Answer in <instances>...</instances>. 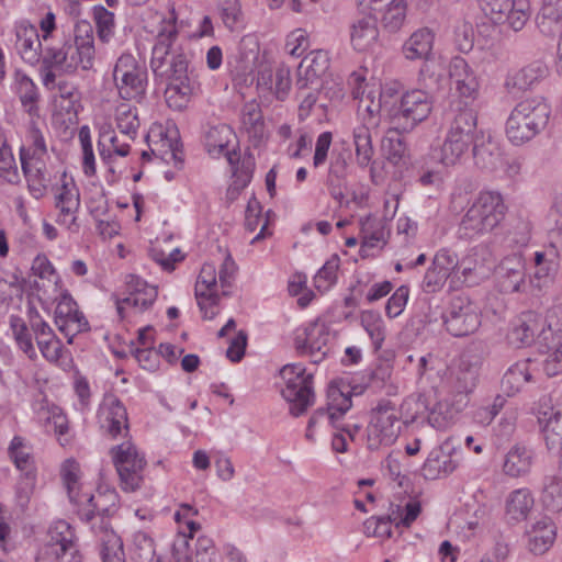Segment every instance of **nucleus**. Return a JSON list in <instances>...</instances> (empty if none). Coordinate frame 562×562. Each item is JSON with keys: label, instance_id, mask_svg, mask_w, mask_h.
<instances>
[{"label": "nucleus", "instance_id": "1a4fd4ad", "mask_svg": "<svg viewBox=\"0 0 562 562\" xmlns=\"http://www.w3.org/2000/svg\"><path fill=\"white\" fill-rule=\"evenodd\" d=\"M113 80L124 100L140 99L146 91L147 72L132 54H122L113 69Z\"/></svg>", "mask_w": 562, "mask_h": 562}, {"label": "nucleus", "instance_id": "4d7b16f0", "mask_svg": "<svg viewBox=\"0 0 562 562\" xmlns=\"http://www.w3.org/2000/svg\"><path fill=\"white\" fill-rule=\"evenodd\" d=\"M216 285V267L213 263H204L195 284L196 299L205 296L206 293L214 292L213 290Z\"/></svg>", "mask_w": 562, "mask_h": 562}, {"label": "nucleus", "instance_id": "4be33fe9", "mask_svg": "<svg viewBox=\"0 0 562 562\" xmlns=\"http://www.w3.org/2000/svg\"><path fill=\"white\" fill-rule=\"evenodd\" d=\"M496 276L501 292H520L526 277L521 257L514 255L504 258L496 270Z\"/></svg>", "mask_w": 562, "mask_h": 562}, {"label": "nucleus", "instance_id": "f257e3e1", "mask_svg": "<svg viewBox=\"0 0 562 562\" xmlns=\"http://www.w3.org/2000/svg\"><path fill=\"white\" fill-rule=\"evenodd\" d=\"M189 56L179 42L176 24L167 22L156 36L150 68L157 78L167 82L166 102L177 111L184 110L200 91L199 74L189 67Z\"/></svg>", "mask_w": 562, "mask_h": 562}, {"label": "nucleus", "instance_id": "a211bd4d", "mask_svg": "<svg viewBox=\"0 0 562 562\" xmlns=\"http://www.w3.org/2000/svg\"><path fill=\"white\" fill-rule=\"evenodd\" d=\"M474 142V137L447 131L442 145L432 150L431 157L443 167L454 166L468 155Z\"/></svg>", "mask_w": 562, "mask_h": 562}, {"label": "nucleus", "instance_id": "f704fd0d", "mask_svg": "<svg viewBox=\"0 0 562 562\" xmlns=\"http://www.w3.org/2000/svg\"><path fill=\"white\" fill-rule=\"evenodd\" d=\"M13 90L26 112L32 114L37 110L40 93L37 86L24 71L16 69L13 74Z\"/></svg>", "mask_w": 562, "mask_h": 562}, {"label": "nucleus", "instance_id": "72a5a7b5", "mask_svg": "<svg viewBox=\"0 0 562 562\" xmlns=\"http://www.w3.org/2000/svg\"><path fill=\"white\" fill-rule=\"evenodd\" d=\"M450 78L453 80L456 89L461 97H475L479 89V81L463 58L453 59L450 66Z\"/></svg>", "mask_w": 562, "mask_h": 562}, {"label": "nucleus", "instance_id": "a878e982", "mask_svg": "<svg viewBox=\"0 0 562 562\" xmlns=\"http://www.w3.org/2000/svg\"><path fill=\"white\" fill-rule=\"evenodd\" d=\"M243 130L254 146H259L267 136L260 104L255 100L244 104L240 114Z\"/></svg>", "mask_w": 562, "mask_h": 562}, {"label": "nucleus", "instance_id": "3c124183", "mask_svg": "<svg viewBox=\"0 0 562 562\" xmlns=\"http://www.w3.org/2000/svg\"><path fill=\"white\" fill-rule=\"evenodd\" d=\"M93 19L97 26L98 37L101 42L108 43L114 34V13L102 5L93 8Z\"/></svg>", "mask_w": 562, "mask_h": 562}, {"label": "nucleus", "instance_id": "dca6fc26", "mask_svg": "<svg viewBox=\"0 0 562 562\" xmlns=\"http://www.w3.org/2000/svg\"><path fill=\"white\" fill-rule=\"evenodd\" d=\"M15 49L24 63L31 66L40 63L44 48L36 26L26 21L15 25Z\"/></svg>", "mask_w": 562, "mask_h": 562}, {"label": "nucleus", "instance_id": "49530a36", "mask_svg": "<svg viewBox=\"0 0 562 562\" xmlns=\"http://www.w3.org/2000/svg\"><path fill=\"white\" fill-rule=\"evenodd\" d=\"M352 405L350 395L337 387H330L328 391V424L336 427L335 422L350 409Z\"/></svg>", "mask_w": 562, "mask_h": 562}, {"label": "nucleus", "instance_id": "ea45409f", "mask_svg": "<svg viewBox=\"0 0 562 562\" xmlns=\"http://www.w3.org/2000/svg\"><path fill=\"white\" fill-rule=\"evenodd\" d=\"M9 454L21 474H36L34 457L21 437H13L9 447Z\"/></svg>", "mask_w": 562, "mask_h": 562}, {"label": "nucleus", "instance_id": "2f4dec72", "mask_svg": "<svg viewBox=\"0 0 562 562\" xmlns=\"http://www.w3.org/2000/svg\"><path fill=\"white\" fill-rule=\"evenodd\" d=\"M472 156L479 168L493 170L501 161V148L491 135L479 133L472 146Z\"/></svg>", "mask_w": 562, "mask_h": 562}, {"label": "nucleus", "instance_id": "2eb2a0df", "mask_svg": "<svg viewBox=\"0 0 562 562\" xmlns=\"http://www.w3.org/2000/svg\"><path fill=\"white\" fill-rule=\"evenodd\" d=\"M128 295L116 301V310L121 318L124 317L123 311L125 306L138 310L139 312L149 308L157 299L158 291L154 285L148 284L145 280L137 276H128L126 281Z\"/></svg>", "mask_w": 562, "mask_h": 562}, {"label": "nucleus", "instance_id": "603ef678", "mask_svg": "<svg viewBox=\"0 0 562 562\" xmlns=\"http://www.w3.org/2000/svg\"><path fill=\"white\" fill-rule=\"evenodd\" d=\"M61 476L68 492V497L74 504L82 503V494L78 485V465L74 461H66L61 469Z\"/></svg>", "mask_w": 562, "mask_h": 562}, {"label": "nucleus", "instance_id": "5fc2aeb1", "mask_svg": "<svg viewBox=\"0 0 562 562\" xmlns=\"http://www.w3.org/2000/svg\"><path fill=\"white\" fill-rule=\"evenodd\" d=\"M405 15L406 4L404 0H392L382 15V22L390 31H396L402 26Z\"/></svg>", "mask_w": 562, "mask_h": 562}, {"label": "nucleus", "instance_id": "8fccbe9b", "mask_svg": "<svg viewBox=\"0 0 562 562\" xmlns=\"http://www.w3.org/2000/svg\"><path fill=\"white\" fill-rule=\"evenodd\" d=\"M561 19L562 12L560 10L542 4L536 18L537 27L544 36L553 37L560 31Z\"/></svg>", "mask_w": 562, "mask_h": 562}, {"label": "nucleus", "instance_id": "aec40b11", "mask_svg": "<svg viewBox=\"0 0 562 562\" xmlns=\"http://www.w3.org/2000/svg\"><path fill=\"white\" fill-rule=\"evenodd\" d=\"M548 67L540 60H535L506 76L504 87L510 94L529 90L548 76Z\"/></svg>", "mask_w": 562, "mask_h": 562}, {"label": "nucleus", "instance_id": "bf43d9fd", "mask_svg": "<svg viewBox=\"0 0 562 562\" xmlns=\"http://www.w3.org/2000/svg\"><path fill=\"white\" fill-rule=\"evenodd\" d=\"M516 0H485L484 12L495 24L506 22Z\"/></svg>", "mask_w": 562, "mask_h": 562}, {"label": "nucleus", "instance_id": "c85d7f7f", "mask_svg": "<svg viewBox=\"0 0 562 562\" xmlns=\"http://www.w3.org/2000/svg\"><path fill=\"white\" fill-rule=\"evenodd\" d=\"M55 323L60 331H65L66 326L70 324L76 325L77 333L88 327V322L83 314L79 312L76 301L68 292L60 295L55 310Z\"/></svg>", "mask_w": 562, "mask_h": 562}, {"label": "nucleus", "instance_id": "e2e57ef3", "mask_svg": "<svg viewBox=\"0 0 562 562\" xmlns=\"http://www.w3.org/2000/svg\"><path fill=\"white\" fill-rule=\"evenodd\" d=\"M383 147L386 151V158L393 165L406 164L408 159V149L404 140L400 137H387Z\"/></svg>", "mask_w": 562, "mask_h": 562}, {"label": "nucleus", "instance_id": "7ed1b4c3", "mask_svg": "<svg viewBox=\"0 0 562 562\" xmlns=\"http://www.w3.org/2000/svg\"><path fill=\"white\" fill-rule=\"evenodd\" d=\"M422 88L406 91L390 123L391 128L397 133H409L419 123L424 122L432 111L434 95L442 88L445 77L424 64L418 77Z\"/></svg>", "mask_w": 562, "mask_h": 562}, {"label": "nucleus", "instance_id": "7c9ffc66", "mask_svg": "<svg viewBox=\"0 0 562 562\" xmlns=\"http://www.w3.org/2000/svg\"><path fill=\"white\" fill-rule=\"evenodd\" d=\"M535 499L528 488H518L508 494L505 501V518L509 524H517L528 518Z\"/></svg>", "mask_w": 562, "mask_h": 562}, {"label": "nucleus", "instance_id": "cd10ccee", "mask_svg": "<svg viewBox=\"0 0 562 562\" xmlns=\"http://www.w3.org/2000/svg\"><path fill=\"white\" fill-rule=\"evenodd\" d=\"M435 35L428 27H422L415 31L403 44L402 52L407 60H427L429 59Z\"/></svg>", "mask_w": 562, "mask_h": 562}, {"label": "nucleus", "instance_id": "5701e85b", "mask_svg": "<svg viewBox=\"0 0 562 562\" xmlns=\"http://www.w3.org/2000/svg\"><path fill=\"white\" fill-rule=\"evenodd\" d=\"M350 43L358 52L369 50L379 38L376 18L372 14L355 18L349 25Z\"/></svg>", "mask_w": 562, "mask_h": 562}, {"label": "nucleus", "instance_id": "338daca9", "mask_svg": "<svg viewBox=\"0 0 562 562\" xmlns=\"http://www.w3.org/2000/svg\"><path fill=\"white\" fill-rule=\"evenodd\" d=\"M432 265L448 276L450 278V283H452L456 267L458 265V256L454 252L448 249L439 250L434 257Z\"/></svg>", "mask_w": 562, "mask_h": 562}, {"label": "nucleus", "instance_id": "864d4df0", "mask_svg": "<svg viewBox=\"0 0 562 562\" xmlns=\"http://www.w3.org/2000/svg\"><path fill=\"white\" fill-rule=\"evenodd\" d=\"M116 126L119 131L128 136L131 139L137 134L139 127V120L136 109L122 106L117 111Z\"/></svg>", "mask_w": 562, "mask_h": 562}, {"label": "nucleus", "instance_id": "a18cd8bd", "mask_svg": "<svg viewBox=\"0 0 562 562\" xmlns=\"http://www.w3.org/2000/svg\"><path fill=\"white\" fill-rule=\"evenodd\" d=\"M361 325L369 335L374 349L379 350L385 339V327L381 315L374 311H364L361 314Z\"/></svg>", "mask_w": 562, "mask_h": 562}, {"label": "nucleus", "instance_id": "f8f14e48", "mask_svg": "<svg viewBox=\"0 0 562 562\" xmlns=\"http://www.w3.org/2000/svg\"><path fill=\"white\" fill-rule=\"evenodd\" d=\"M330 333L324 323L313 322L297 333L294 346L299 353L310 356L313 363H319L328 355Z\"/></svg>", "mask_w": 562, "mask_h": 562}, {"label": "nucleus", "instance_id": "39448f33", "mask_svg": "<svg viewBox=\"0 0 562 562\" xmlns=\"http://www.w3.org/2000/svg\"><path fill=\"white\" fill-rule=\"evenodd\" d=\"M507 211L504 199L496 191H482L463 215L460 231L470 238L496 228Z\"/></svg>", "mask_w": 562, "mask_h": 562}, {"label": "nucleus", "instance_id": "e433bc0d", "mask_svg": "<svg viewBox=\"0 0 562 562\" xmlns=\"http://www.w3.org/2000/svg\"><path fill=\"white\" fill-rule=\"evenodd\" d=\"M30 158L31 156L29 154V150L22 147L20 149V159L23 173L27 180L29 189L32 195L36 199H40L44 195L49 180L46 178V175L42 167L33 168L31 166V164L29 162Z\"/></svg>", "mask_w": 562, "mask_h": 562}, {"label": "nucleus", "instance_id": "ddd939ff", "mask_svg": "<svg viewBox=\"0 0 562 562\" xmlns=\"http://www.w3.org/2000/svg\"><path fill=\"white\" fill-rule=\"evenodd\" d=\"M291 71L284 64L272 66L260 63L257 69V88L267 91L279 101H284L291 89Z\"/></svg>", "mask_w": 562, "mask_h": 562}, {"label": "nucleus", "instance_id": "412c9836", "mask_svg": "<svg viewBox=\"0 0 562 562\" xmlns=\"http://www.w3.org/2000/svg\"><path fill=\"white\" fill-rule=\"evenodd\" d=\"M509 339L517 347L530 346L536 339L547 341V331L543 330L542 317L533 312H527L519 318L512 329Z\"/></svg>", "mask_w": 562, "mask_h": 562}, {"label": "nucleus", "instance_id": "9d476101", "mask_svg": "<svg viewBox=\"0 0 562 562\" xmlns=\"http://www.w3.org/2000/svg\"><path fill=\"white\" fill-rule=\"evenodd\" d=\"M113 463L120 477L121 487L126 492L138 490L143 483L146 460L130 441L111 449Z\"/></svg>", "mask_w": 562, "mask_h": 562}, {"label": "nucleus", "instance_id": "c9c22d12", "mask_svg": "<svg viewBox=\"0 0 562 562\" xmlns=\"http://www.w3.org/2000/svg\"><path fill=\"white\" fill-rule=\"evenodd\" d=\"M529 363V360L518 361L505 372L502 379V390L508 396L520 392L524 385L531 380Z\"/></svg>", "mask_w": 562, "mask_h": 562}, {"label": "nucleus", "instance_id": "58836bf2", "mask_svg": "<svg viewBox=\"0 0 562 562\" xmlns=\"http://www.w3.org/2000/svg\"><path fill=\"white\" fill-rule=\"evenodd\" d=\"M378 226H380V222L371 216L361 220V231L364 234L360 248V256L362 258L372 256L371 250L373 248H382L385 244L383 232L376 229Z\"/></svg>", "mask_w": 562, "mask_h": 562}, {"label": "nucleus", "instance_id": "20e7f679", "mask_svg": "<svg viewBox=\"0 0 562 562\" xmlns=\"http://www.w3.org/2000/svg\"><path fill=\"white\" fill-rule=\"evenodd\" d=\"M551 116V105L544 98H528L515 105L505 126L507 139L514 146H522L548 126Z\"/></svg>", "mask_w": 562, "mask_h": 562}, {"label": "nucleus", "instance_id": "b1692460", "mask_svg": "<svg viewBox=\"0 0 562 562\" xmlns=\"http://www.w3.org/2000/svg\"><path fill=\"white\" fill-rule=\"evenodd\" d=\"M448 130L463 136L476 138L483 130L477 128V113L467 102L459 101L450 111Z\"/></svg>", "mask_w": 562, "mask_h": 562}, {"label": "nucleus", "instance_id": "0eeeda50", "mask_svg": "<svg viewBox=\"0 0 562 562\" xmlns=\"http://www.w3.org/2000/svg\"><path fill=\"white\" fill-rule=\"evenodd\" d=\"M401 434V420L395 405L390 400H381L372 408L367 427V446L370 450L393 445Z\"/></svg>", "mask_w": 562, "mask_h": 562}, {"label": "nucleus", "instance_id": "393cba45", "mask_svg": "<svg viewBox=\"0 0 562 562\" xmlns=\"http://www.w3.org/2000/svg\"><path fill=\"white\" fill-rule=\"evenodd\" d=\"M92 532L100 543V555L103 562H125L121 538L103 519L98 528L94 522L92 524Z\"/></svg>", "mask_w": 562, "mask_h": 562}, {"label": "nucleus", "instance_id": "c03bdc74", "mask_svg": "<svg viewBox=\"0 0 562 562\" xmlns=\"http://www.w3.org/2000/svg\"><path fill=\"white\" fill-rule=\"evenodd\" d=\"M541 501L548 510L560 512L562 509V477L560 475L544 477Z\"/></svg>", "mask_w": 562, "mask_h": 562}, {"label": "nucleus", "instance_id": "4c0bfd02", "mask_svg": "<svg viewBox=\"0 0 562 562\" xmlns=\"http://www.w3.org/2000/svg\"><path fill=\"white\" fill-rule=\"evenodd\" d=\"M352 136L357 161L360 167H367L374 155L370 127L367 124H360L353 128Z\"/></svg>", "mask_w": 562, "mask_h": 562}, {"label": "nucleus", "instance_id": "6e6d98bb", "mask_svg": "<svg viewBox=\"0 0 562 562\" xmlns=\"http://www.w3.org/2000/svg\"><path fill=\"white\" fill-rule=\"evenodd\" d=\"M56 207L60 210V217L72 215L79 207V194L75 193L67 183L61 186L60 192L56 195Z\"/></svg>", "mask_w": 562, "mask_h": 562}, {"label": "nucleus", "instance_id": "79ce46f5", "mask_svg": "<svg viewBox=\"0 0 562 562\" xmlns=\"http://www.w3.org/2000/svg\"><path fill=\"white\" fill-rule=\"evenodd\" d=\"M402 87L398 82H386L381 87L379 94V110L382 111L389 123L393 119V114L396 112L401 102Z\"/></svg>", "mask_w": 562, "mask_h": 562}, {"label": "nucleus", "instance_id": "6e6552de", "mask_svg": "<svg viewBox=\"0 0 562 562\" xmlns=\"http://www.w3.org/2000/svg\"><path fill=\"white\" fill-rule=\"evenodd\" d=\"M75 532L65 520H58L48 529V540L41 549L36 562H82Z\"/></svg>", "mask_w": 562, "mask_h": 562}, {"label": "nucleus", "instance_id": "13d9d810", "mask_svg": "<svg viewBox=\"0 0 562 562\" xmlns=\"http://www.w3.org/2000/svg\"><path fill=\"white\" fill-rule=\"evenodd\" d=\"M0 177L12 184L20 180L12 150L5 144L0 147Z\"/></svg>", "mask_w": 562, "mask_h": 562}, {"label": "nucleus", "instance_id": "69168bd1", "mask_svg": "<svg viewBox=\"0 0 562 562\" xmlns=\"http://www.w3.org/2000/svg\"><path fill=\"white\" fill-rule=\"evenodd\" d=\"M409 295L407 285H401L393 295L387 300L385 313L390 318L397 317L404 310Z\"/></svg>", "mask_w": 562, "mask_h": 562}, {"label": "nucleus", "instance_id": "423d86ee", "mask_svg": "<svg viewBox=\"0 0 562 562\" xmlns=\"http://www.w3.org/2000/svg\"><path fill=\"white\" fill-rule=\"evenodd\" d=\"M285 382L281 394L290 404V414L294 417L303 415L315 402L313 374L306 373L301 363L285 364L280 370Z\"/></svg>", "mask_w": 562, "mask_h": 562}, {"label": "nucleus", "instance_id": "f03ea898", "mask_svg": "<svg viewBox=\"0 0 562 562\" xmlns=\"http://www.w3.org/2000/svg\"><path fill=\"white\" fill-rule=\"evenodd\" d=\"M94 55V36L91 24L78 23L74 36H65L63 41L44 47L40 60L44 87L48 90L55 89L57 74L71 75L78 68L91 69Z\"/></svg>", "mask_w": 562, "mask_h": 562}, {"label": "nucleus", "instance_id": "37998d69", "mask_svg": "<svg viewBox=\"0 0 562 562\" xmlns=\"http://www.w3.org/2000/svg\"><path fill=\"white\" fill-rule=\"evenodd\" d=\"M9 324L19 348L27 356L29 359H36L37 353L33 346L32 334L24 319L18 315H11Z\"/></svg>", "mask_w": 562, "mask_h": 562}, {"label": "nucleus", "instance_id": "bb28decb", "mask_svg": "<svg viewBox=\"0 0 562 562\" xmlns=\"http://www.w3.org/2000/svg\"><path fill=\"white\" fill-rule=\"evenodd\" d=\"M533 459L535 453L530 448L517 443L505 454L503 471L510 477H524L529 474Z\"/></svg>", "mask_w": 562, "mask_h": 562}, {"label": "nucleus", "instance_id": "774afa93", "mask_svg": "<svg viewBox=\"0 0 562 562\" xmlns=\"http://www.w3.org/2000/svg\"><path fill=\"white\" fill-rule=\"evenodd\" d=\"M172 558L175 562H192L190 539L184 531H179L173 539Z\"/></svg>", "mask_w": 562, "mask_h": 562}, {"label": "nucleus", "instance_id": "6ab92c4d", "mask_svg": "<svg viewBox=\"0 0 562 562\" xmlns=\"http://www.w3.org/2000/svg\"><path fill=\"white\" fill-rule=\"evenodd\" d=\"M101 428L112 438H116L124 430L128 431L127 412L122 402L114 395H106L99 409Z\"/></svg>", "mask_w": 562, "mask_h": 562}, {"label": "nucleus", "instance_id": "de8ad7c7", "mask_svg": "<svg viewBox=\"0 0 562 562\" xmlns=\"http://www.w3.org/2000/svg\"><path fill=\"white\" fill-rule=\"evenodd\" d=\"M329 67V58L324 50H314L306 55L299 65V72L310 75L319 80Z\"/></svg>", "mask_w": 562, "mask_h": 562}, {"label": "nucleus", "instance_id": "052dcab7", "mask_svg": "<svg viewBox=\"0 0 562 562\" xmlns=\"http://www.w3.org/2000/svg\"><path fill=\"white\" fill-rule=\"evenodd\" d=\"M339 267V259L337 256L331 257L325 262V265L318 270L315 276V285L318 290L329 289L337 279V270Z\"/></svg>", "mask_w": 562, "mask_h": 562}, {"label": "nucleus", "instance_id": "09e8293b", "mask_svg": "<svg viewBox=\"0 0 562 562\" xmlns=\"http://www.w3.org/2000/svg\"><path fill=\"white\" fill-rule=\"evenodd\" d=\"M479 280V266L472 257H464L461 260L458 259L456 267L452 285H474Z\"/></svg>", "mask_w": 562, "mask_h": 562}, {"label": "nucleus", "instance_id": "0e129e2a", "mask_svg": "<svg viewBox=\"0 0 562 562\" xmlns=\"http://www.w3.org/2000/svg\"><path fill=\"white\" fill-rule=\"evenodd\" d=\"M36 484V474H21L15 486V501L22 508H26Z\"/></svg>", "mask_w": 562, "mask_h": 562}, {"label": "nucleus", "instance_id": "a19ab883", "mask_svg": "<svg viewBox=\"0 0 562 562\" xmlns=\"http://www.w3.org/2000/svg\"><path fill=\"white\" fill-rule=\"evenodd\" d=\"M479 367L462 360L454 373L452 387L456 393L467 395L475 389Z\"/></svg>", "mask_w": 562, "mask_h": 562}, {"label": "nucleus", "instance_id": "4468645a", "mask_svg": "<svg viewBox=\"0 0 562 562\" xmlns=\"http://www.w3.org/2000/svg\"><path fill=\"white\" fill-rule=\"evenodd\" d=\"M116 497V493L113 491L104 494L99 493L98 496L86 492L81 497L82 503L76 504L80 519L90 524L91 527L94 522L98 528L103 518L104 522L111 527L109 518L114 512Z\"/></svg>", "mask_w": 562, "mask_h": 562}, {"label": "nucleus", "instance_id": "f3484780", "mask_svg": "<svg viewBox=\"0 0 562 562\" xmlns=\"http://www.w3.org/2000/svg\"><path fill=\"white\" fill-rule=\"evenodd\" d=\"M236 138L234 131L226 124L210 126L204 133V146L207 153L214 157L224 155L228 164L235 167L239 161V155L235 148L229 149L233 139Z\"/></svg>", "mask_w": 562, "mask_h": 562}, {"label": "nucleus", "instance_id": "473e14b6", "mask_svg": "<svg viewBox=\"0 0 562 562\" xmlns=\"http://www.w3.org/2000/svg\"><path fill=\"white\" fill-rule=\"evenodd\" d=\"M528 549L536 555H541L549 550L555 538L552 521L544 517L536 521L527 531Z\"/></svg>", "mask_w": 562, "mask_h": 562}, {"label": "nucleus", "instance_id": "c756f323", "mask_svg": "<svg viewBox=\"0 0 562 562\" xmlns=\"http://www.w3.org/2000/svg\"><path fill=\"white\" fill-rule=\"evenodd\" d=\"M457 467L458 463L452 454L442 447H437L430 451L424 462L422 474L426 480H437L451 474Z\"/></svg>", "mask_w": 562, "mask_h": 562}, {"label": "nucleus", "instance_id": "680f3d73", "mask_svg": "<svg viewBox=\"0 0 562 562\" xmlns=\"http://www.w3.org/2000/svg\"><path fill=\"white\" fill-rule=\"evenodd\" d=\"M530 18V3L528 0H516L513 10L508 14L506 22L515 32L522 30Z\"/></svg>", "mask_w": 562, "mask_h": 562}, {"label": "nucleus", "instance_id": "9b49d317", "mask_svg": "<svg viewBox=\"0 0 562 562\" xmlns=\"http://www.w3.org/2000/svg\"><path fill=\"white\" fill-rule=\"evenodd\" d=\"M446 329L454 337H463L476 331L481 325L477 306L463 295L454 296L443 315Z\"/></svg>", "mask_w": 562, "mask_h": 562}]
</instances>
